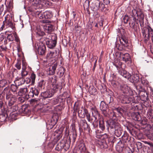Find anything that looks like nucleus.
I'll return each instance as SVG.
<instances>
[{"label":"nucleus","instance_id":"1","mask_svg":"<svg viewBox=\"0 0 153 153\" xmlns=\"http://www.w3.org/2000/svg\"><path fill=\"white\" fill-rule=\"evenodd\" d=\"M113 65L118 70V73L121 76L125 78H129V74L124 69L126 68V65L122 63L119 60L116 59L114 61Z\"/></svg>","mask_w":153,"mask_h":153},{"label":"nucleus","instance_id":"2","mask_svg":"<svg viewBox=\"0 0 153 153\" xmlns=\"http://www.w3.org/2000/svg\"><path fill=\"white\" fill-rule=\"evenodd\" d=\"M120 44L117 45L116 47L120 51H128L130 48L128 38L125 35H122L120 38Z\"/></svg>","mask_w":153,"mask_h":153},{"label":"nucleus","instance_id":"3","mask_svg":"<svg viewBox=\"0 0 153 153\" xmlns=\"http://www.w3.org/2000/svg\"><path fill=\"white\" fill-rule=\"evenodd\" d=\"M141 32L145 43H147L151 38H153V30L150 26L148 25L143 27Z\"/></svg>","mask_w":153,"mask_h":153},{"label":"nucleus","instance_id":"4","mask_svg":"<svg viewBox=\"0 0 153 153\" xmlns=\"http://www.w3.org/2000/svg\"><path fill=\"white\" fill-rule=\"evenodd\" d=\"M49 35V36L45 37L48 39L46 41V44L49 48L53 49L56 46L57 43V36L56 34L53 33L48 34Z\"/></svg>","mask_w":153,"mask_h":153},{"label":"nucleus","instance_id":"5","mask_svg":"<svg viewBox=\"0 0 153 153\" xmlns=\"http://www.w3.org/2000/svg\"><path fill=\"white\" fill-rule=\"evenodd\" d=\"M70 128L71 130L72 134H71L70 136L69 137L68 141V144L67 146H69L68 144L71 141L73 143H74L76 140L77 137V132L76 128V125L75 123H73L71 125Z\"/></svg>","mask_w":153,"mask_h":153},{"label":"nucleus","instance_id":"6","mask_svg":"<svg viewBox=\"0 0 153 153\" xmlns=\"http://www.w3.org/2000/svg\"><path fill=\"white\" fill-rule=\"evenodd\" d=\"M122 103L123 104H129L130 103L132 105L133 103H137L138 102L137 98H134L133 95L127 96L122 95L120 99Z\"/></svg>","mask_w":153,"mask_h":153},{"label":"nucleus","instance_id":"7","mask_svg":"<svg viewBox=\"0 0 153 153\" xmlns=\"http://www.w3.org/2000/svg\"><path fill=\"white\" fill-rule=\"evenodd\" d=\"M42 22L46 24L43 25V28L45 32L48 33L47 36H49V34H51V33L54 30L53 26V25L50 24L49 23L50 21L48 20H43Z\"/></svg>","mask_w":153,"mask_h":153},{"label":"nucleus","instance_id":"8","mask_svg":"<svg viewBox=\"0 0 153 153\" xmlns=\"http://www.w3.org/2000/svg\"><path fill=\"white\" fill-rule=\"evenodd\" d=\"M68 140H66L65 141V140L62 139L56 146L55 148L56 150L58 151H61L63 148L65 150L68 149L70 147L71 142L68 144L69 146L68 147L66 144H68Z\"/></svg>","mask_w":153,"mask_h":153},{"label":"nucleus","instance_id":"9","mask_svg":"<svg viewBox=\"0 0 153 153\" xmlns=\"http://www.w3.org/2000/svg\"><path fill=\"white\" fill-rule=\"evenodd\" d=\"M120 90L123 95L132 96L133 95V92L126 84H123L120 86Z\"/></svg>","mask_w":153,"mask_h":153},{"label":"nucleus","instance_id":"10","mask_svg":"<svg viewBox=\"0 0 153 153\" xmlns=\"http://www.w3.org/2000/svg\"><path fill=\"white\" fill-rule=\"evenodd\" d=\"M4 25H5L7 27H10L12 30L15 29L14 24L12 22V17L7 15L5 18V20L3 21Z\"/></svg>","mask_w":153,"mask_h":153},{"label":"nucleus","instance_id":"11","mask_svg":"<svg viewBox=\"0 0 153 153\" xmlns=\"http://www.w3.org/2000/svg\"><path fill=\"white\" fill-rule=\"evenodd\" d=\"M8 111L11 112L10 116L11 118L15 120L17 119L16 117L18 115L17 110L18 109V106L17 105H12L10 107H8Z\"/></svg>","mask_w":153,"mask_h":153},{"label":"nucleus","instance_id":"12","mask_svg":"<svg viewBox=\"0 0 153 153\" xmlns=\"http://www.w3.org/2000/svg\"><path fill=\"white\" fill-rule=\"evenodd\" d=\"M109 106H110L105 102L103 101L101 102L100 104V108L102 111V114L105 117H108V116Z\"/></svg>","mask_w":153,"mask_h":153},{"label":"nucleus","instance_id":"13","mask_svg":"<svg viewBox=\"0 0 153 153\" xmlns=\"http://www.w3.org/2000/svg\"><path fill=\"white\" fill-rule=\"evenodd\" d=\"M78 123L79 131L80 133L83 131V130L85 131H87L88 125V124L85 120H80L78 122Z\"/></svg>","mask_w":153,"mask_h":153},{"label":"nucleus","instance_id":"14","mask_svg":"<svg viewBox=\"0 0 153 153\" xmlns=\"http://www.w3.org/2000/svg\"><path fill=\"white\" fill-rule=\"evenodd\" d=\"M62 89V86L60 84H52L50 90L53 95L56 93H61Z\"/></svg>","mask_w":153,"mask_h":153},{"label":"nucleus","instance_id":"15","mask_svg":"<svg viewBox=\"0 0 153 153\" xmlns=\"http://www.w3.org/2000/svg\"><path fill=\"white\" fill-rule=\"evenodd\" d=\"M98 120H94L91 124V126L89 125L87 131L89 133H91L92 132H95L96 134L98 132V130H96L98 126Z\"/></svg>","mask_w":153,"mask_h":153},{"label":"nucleus","instance_id":"16","mask_svg":"<svg viewBox=\"0 0 153 153\" xmlns=\"http://www.w3.org/2000/svg\"><path fill=\"white\" fill-rule=\"evenodd\" d=\"M132 14L134 16H136L139 19H144V16L142 10L139 8L133 9L132 10Z\"/></svg>","mask_w":153,"mask_h":153},{"label":"nucleus","instance_id":"17","mask_svg":"<svg viewBox=\"0 0 153 153\" xmlns=\"http://www.w3.org/2000/svg\"><path fill=\"white\" fill-rule=\"evenodd\" d=\"M64 127H61L58 129L56 130L53 134V135L54 136V138L56 141H58L62 137V132Z\"/></svg>","mask_w":153,"mask_h":153},{"label":"nucleus","instance_id":"18","mask_svg":"<svg viewBox=\"0 0 153 153\" xmlns=\"http://www.w3.org/2000/svg\"><path fill=\"white\" fill-rule=\"evenodd\" d=\"M39 90L36 88L32 87L30 88L28 96L29 98H35V99L39 94Z\"/></svg>","mask_w":153,"mask_h":153},{"label":"nucleus","instance_id":"19","mask_svg":"<svg viewBox=\"0 0 153 153\" xmlns=\"http://www.w3.org/2000/svg\"><path fill=\"white\" fill-rule=\"evenodd\" d=\"M6 99L9 100L8 104V107L13 105L15 102L17 101L16 98L14 95L6 94Z\"/></svg>","mask_w":153,"mask_h":153},{"label":"nucleus","instance_id":"20","mask_svg":"<svg viewBox=\"0 0 153 153\" xmlns=\"http://www.w3.org/2000/svg\"><path fill=\"white\" fill-rule=\"evenodd\" d=\"M38 46L37 51L38 53L41 55H45L46 52V47L44 44L41 43L39 45H38Z\"/></svg>","mask_w":153,"mask_h":153},{"label":"nucleus","instance_id":"21","mask_svg":"<svg viewBox=\"0 0 153 153\" xmlns=\"http://www.w3.org/2000/svg\"><path fill=\"white\" fill-rule=\"evenodd\" d=\"M120 59H122V60L126 62H131V59L130 55L127 53L123 54L122 53H120Z\"/></svg>","mask_w":153,"mask_h":153},{"label":"nucleus","instance_id":"22","mask_svg":"<svg viewBox=\"0 0 153 153\" xmlns=\"http://www.w3.org/2000/svg\"><path fill=\"white\" fill-rule=\"evenodd\" d=\"M99 120V127L102 131H103L105 128V126L106 125V122L104 121L103 117H100L97 120Z\"/></svg>","mask_w":153,"mask_h":153},{"label":"nucleus","instance_id":"23","mask_svg":"<svg viewBox=\"0 0 153 153\" xmlns=\"http://www.w3.org/2000/svg\"><path fill=\"white\" fill-rule=\"evenodd\" d=\"M46 57L48 59H53L54 60H56L58 58V55L56 51L53 52H50L47 54Z\"/></svg>","mask_w":153,"mask_h":153},{"label":"nucleus","instance_id":"24","mask_svg":"<svg viewBox=\"0 0 153 153\" xmlns=\"http://www.w3.org/2000/svg\"><path fill=\"white\" fill-rule=\"evenodd\" d=\"M135 16L132 14L129 17V24L130 27H132L134 29H135V22L136 19Z\"/></svg>","mask_w":153,"mask_h":153},{"label":"nucleus","instance_id":"25","mask_svg":"<svg viewBox=\"0 0 153 153\" xmlns=\"http://www.w3.org/2000/svg\"><path fill=\"white\" fill-rule=\"evenodd\" d=\"M129 78H126L132 82L135 83L139 81V77L138 74H134L131 76L130 74Z\"/></svg>","mask_w":153,"mask_h":153},{"label":"nucleus","instance_id":"26","mask_svg":"<svg viewBox=\"0 0 153 153\" xmlns=\"http://www.w3.org/2000/svg\"><path fill=\"white\" fill-rule=\"evenodd\" d=\"M103 101L110 107L113 105L114 104L113 99L110 96H108Z\"/></svg>","mask_w":153,"mask_h":153},{"label":"nucleus","instance_id":"27","mask_svg":"<svg viewBox=\"0 0 153 153\" xmlns=\"http://www.w3.org/2000/svg\"><path fill=\"white\" fill-rule=\"evenodd\" d=\"M57 66V64L56 63L51 66L49 68L48 71H47V75H53L55 74V71L56 70Z\"/></svg>","mask_w":153,"mask_h":153},{"label":"nucleus","instance_id":"28","mask_svg":"<svg viewBox=\"0 0 153 153\" xmlns=\"http://www.w3.org/2000/svg\"><path fill=\"white\" fill-rule=\"evenodd\" d=\"M132 105V109L134 110L140 111L142 110L143 108V105L139 103L138 100L137 102L133 103Z\"/></svg>","mask_w":153,"mask_h":153},{"label":"nucleus","instance_id":"29","mask_svg":"<svg viewBox=\"0 0 153 153\" xmlns=\"http://www.w3.org/2000/svg\"><path fill=\"white\" fill-rule=\"evenodd\" d=\"M25 82V79L22 77H17L15 80V84H16L19 86L24 84Z\"/></svg>","mask_w":153,"mask_h":153},{"label":"nucleus","instance_id":"30","mask_svg":"<svg viewBox=\"0 0 153 153\" xmlns=\"http://www.w3.org/2000/svg\"><path fill=\"white\" fill-rule=\"evenodd\" d=\"M1 112V113L0 114V122H3L6 120L8 117V114L6 110H4Z\"/></svg>","mask_w":153,"mask_h":153},{"label":"nucleus","instance_id":"31","mask_svg":"<svg viewBox=\"0 0 153 153\" xmlns=\"http://www.w3.org/2000/svg\"><path fill=\"white\" fill-rule=\"evenodd\" d=\"M41 96L44 99L51 97L53 96L50 89L48 91L42 92L41 94Z\"/></svg>","mask_w":153,"mask_h":153},{"label":"nucleus","instance_id":"32","mask_svg":"<svg viewBox=\"0 0 153 153\" xmlns=\"http://www.w3.org/2000/svg\"><path fill=\"white\" fill-rule=\"evenodd\" d=\"M92 115L93 117L95 118V120H97V117L100 118V117H102L100 115V114L98 112V111L96 108H93L92 110Z\"/></svg>","mask_w":153,"mask_h":153},{"label":"nucleus","instance_id":"33","mask_svg":"<svg viewBox=\"0 0 153 153\" xmlns=\"http://www.w3.org/2000/svg\"><path fill=\"white\" fill-rule=\"evenodd\" d=\"M131 137H130L128 134L126 132H125L123 135L122 137L121 140L123 141V143H126L127 142H129L131 140Z\"/></svg>","mask_w":153,"mask_h":153},{"label":"nucleus","instance_id":"34","mask_svg":"<svg viewBox=\"0 0 153 153\" xmlns=\"http://www.w3.org/2000/svg\"><path fill=\"white\" fill-rule=\"evenodd\" d=\"M115 120L111 119H109L106 121V127L108 131L109 129L110 128L111 129L113 128V126Z\"/></svg>","mask_w":153,"mask_h":153},{"label":"nucleus","instance_id":"35","mask_svg":"<svg viewBox=\"0 0 153 153\" xmlns=\"http://www.w3.org/2000/svg\"><path fill=\"white\" fill-rule=\"evenodd\" d=\"M27 92V87H26L20 88L19 91L17 93V94L19 96H22L25 95Z\"/></svg>","mask_w":153,"mask_h":153},{"label":"nucleus","instance_id":"36","mask_svg":"<svg viewBox=\"0 0 153 153\" xmlns=\"http://www.w3.org/2000/svg\"><path fill=\"white\" fill-rule=\"evenodd\" d=\"M99 2L93 3L91 5V8L93 11H97L99 10Z\"/></svg>","mask_w":153,"mask_h":153},{"label":"nucleus","instance_id":"37","mask_svg":"<svg viewBox=\"0 0 153 153\" xmlns=\"http://www.w3.org/2000/svg\"><path fill=\"white\" fill-rule=\"evenodd\" d=\"M14 33L15 32H14L10 34H7V39H5L4 42L6 45L7 43V40H8L9 42L12 41L14 40Z\"/></svg>","mask_w":153,"mask_h":153},{"label":"nucleus","instance_id":"38","mask_svg":"<svg viewBox=\"0 0 153 153\" xmlns=\"http://www.w3.org/2000/svg\"><path fill=\"white\" fill-rule=\"evenodd\" d=\"M67 94V92H64L62 95H59L57 97L59 102L61 103L65 101L66 99V95Z\"/></svg>","mask_w":153,"mask_h":153},{"label":"nucleus","instance_id":"39","mask_svg":"<svg viewBox=\"0 0 153 153\" xmlns=\"http://www.w3.org/2000/svg\"><path fill=\"white\" fill-rule=\"evenodd\" d=\"M132 117L134 120L140 121L141 120L140 115L138 112H134L132 113Z\"/></svg>","mask_w":153,"mask_h":153},{"label":"nucleus","instance_id":"40","mask_svg":"<svg viewBox=\"0 0 153 153\" xmlns=\"http://www.w3.org/2000/svg\"><path fill=\"white\" fill-rule=\"evenodd\" d=\"M28 111V109L26 105H22L21 108H20L19 111V114H26Z\"/></svg>","mask_w":153,"mask_h":153},{"label":"nucleus","instance_id":"41","mask_svg":"<svg viewBox=\"0 0 153 153\" xmlns=\"http://www.w3.org/2000/svg\"><path fill=\"white\" fill-rule=\"evenodd\" d=\"M58 71L57 74L59 77H62L64 75L65 70L64 68L62 66H60L58 69Z\"/></svg>","mask_w":153,"mask_h":153},{"label":"nucleus","instance_id":"42","mask_svg":"<svg viewBox=\"0 0 153 153\" xmlns=\"http://www.w3.org/2000/svg\"><path fill=\"white\" fill-rule=\"evenodd\" d=\"M78 148L81 153H84L86 149L84 143H80L78 146Z\"/></svg>","mask_w":153,"mask_h":153},{"label":"nucleus","instance_id":"43","mask_svg":"<svg viewBox=\"0 0 153 153\" xmlns=\"http://www.w3.org/2000/svg\"><path fill=\"white\" fill-rule=\"evenodd\" d=\"M88 91L91 94L95 95L97 94V89L93 85H91L89 88Z\"/></svg>","mask_w":153,"mask_h":153},{"label":"nucleus","instance_id":"44","mask_svg":"<svg viewBox=\"0 0 153 153\" xmlns=\"http://www.w3.org/2000/svg\"><path fill=\"white\" fill-rule=\"evenodd\" d=\"M44 16L45 19H50L53 16L52 12L50 11H46L44 12Z\"/></svg>","mask_w":153,"mask_h":153},{"label":"nucleus","instance_id":"45","mask_svg":"<svg viewBox=\"0 0 153 153\" xmlns=\"http://www.w3.org/2000/svg\"><path fill=\"white\" fill-rule=\"evenodd\" d=\"M148 93L147 92L145 94H143L141 96H140V97L138 98L137 97V100H139V99H140L142 101L146 102L148 101L149 100V97L148 96Z\"/></svg>","mask_w":153,"mask_h":153},{"label":"nucleus","instance_id":"46","mask_svg":"<svg viewBox=\"0 0 153 153\" xmlns=\"http://www.w3.org/2000/svg\"><path fill=\"white\" fill-rule=\"evenodd\" d=\"M145 134L146 136L151 140H153V131L147 130L145 131Z\"/></svg>","mask_w":153,"mask_h":153},{"label":"nucleus","instance_id":"47","mask_svg":"<svg viewBox=\"0 0 153 153\" xmlns=\"http://www.w3.org/2000/svg\"><path fill=\"white\" fill-rule=\"evenodd\" d=\"M45 83V81L43 80H40L38 83L37 87L39 89H44Z\"/></svg>","mask_w":153,"mask_h":153},{"label":"nucleus","instance_id":"48","mask_svg":"<svg viewBox=\"0 0 153 153\" xmlns=\"http://www.w3.org/2000/svg\"><path fill=\"white\" fill-rule=\"evenodd\" d=\"M109 117L110 119H111L113 120H117V116L116 115V113L113 111H112L109 114L108 113V117Z\"/></svg>","mask_w":153,"mask_h":153},{"label":"nucleus","instance_id":"49","mask_svg":"<svg viewBox=\"0 0 153 153\" xmlns=\"http://www.w3.org/2000/svg\"><path fill=\"white\" fill-rule=\"evenodd\" d=\"M126 143H123L122 140H120L117 143V148H121L122 149L126 145Z\"/></svg>","mask_w":153,"mask_h":153},{"label":"nucleus","instance_id":"50","mask_svg":"<svg viewBox=\"0 0 153 153\" xmlns=\"http://www.w3.org/2000/svg\"><path fill=\"white\" fill-rule=\"evenodd\" d=\"M128 131H129V133L133 135L134 133H135V135H137L138 138L139 139L143 138V135L142 134H140L139 135H138L137 132H136V131H134L133 130H131V129Z\"/></svg>","mask_w":153,"mask_h":153},{"label":"nucleus","instance_id":"51","mask_svg":"<svg viewBox=\"0 0 153 153\" xmlns=\"http://www.w3.org/2000/svg\"><path fill=\"white\" fill-rule=\"evenodd\" d=\"M141 79V83L144 86L147 87L149 85V82L146 79L142 77Z\"/></svg>","mask_w":153,"mask_h":153},{"label":"nucleus","instance_id":"52","mask_svg":"<svg viewBox=\"0 0 153 153\" xmlns=\"http://www.w3.org/2000/svg\"><path fill=\"white\" fill-rule=\"evenodd\" d=\"M114 131L115 134L117 137H119L121 135L122 132L121 126L118 129H115Z\"/></svg>","mask_w":153,"mask_h":153},{"label":"nucleus","instance_id":"53","mask_svg":"<svg viewBox=\"0 0 153 153\" xmlns=\"http://www.w3.org/2000/svg\"><path fill=\"white\" fill-rule=\"evenodd\" d=\"M18 86L16 84H12L10 86L11 91L14 93H17V91L18 89Z\"/></svg>","mask_w":153,"mask_h":153},{"label":"nucleus","instance_id":"54","mask_svg":"<svg viewBox=\"0 0 153 153\" xmlns=\"http://www.w3.org/2000/svg\"><path fill=\"white\" fill-rule=\"evenodd\" d=\"M147 116L149 119H152L153 118V110L149 109L147 112Z\"/></svg>","mask_w":153,"mask_h":153},{"label":"nucleus","instance_id":"55","mask_svg":"<svg viewBox=\"0 0 153 153\" xmlns=\"http://www.w3.org/2000/svg\"><path fill=\"white\" fill-rule=\"evenodd\" d=\"M119 140V139H118L117 138L113 135L111 136L108 139V141L109 142H111L112 144L116 142L117 140Z\"/></svg>","mask_w":153,"mask_h":153},{"label":"nucleus","instance_id":"56","mask_svg":"<svg viewBox=\"0 0 153 153\" xmlns=\"http://www.w3.org/2000/svg\"><path fill=\"white\" fill-rule=\"evenodd\" d=\"M99 10L102 11H105L106 8L105 7V4L101 2H99Z\"/></svg>","mask_w":153,"mask_h":153},{"label":"nucleus","instance_id":"57","mask_svg":"<svg viewBox=\"0 0 153 153\" xmlns=\"http://www.w3.org/2000/svg\"><path fill=\"white\" fill-rule=\"evenodd\" d=\"M84 108H83V107H82V108H81V109H79L78 111L79 116L81 118L85 117V115H83L84 109Z\"/></svg>","mask_w":153,"mask_h":153},{"label":"nucleus","instance_id":"58","mask_svg":"<svg viewBox=\"0 0 153 153\" xmlns=\"http://www.w3.org/2000/svg\"><path fill=\"white\" fill-rule=\"evenodd\" d=\"M36 14L40 19L45 18V17L44 16V12L42 13L41 11H37L36 12Z\"/></svg>","mask_w":153,"mask_h":153},{"label":"nucleus","instance_id":"59","mask_svg":"<svg viewBox=\"0 0 153 153\" xmlns=\"http://www.w3.org/2000/svg\"><path fill=\"white\" fill-rule=\"evenodd\" d=\"M36 77V75L34 73H32L31 74L30 76V79H31V85H34L35 83Z\"/></svg>","mask_w":153,"mask_h":153},{"label":"nucleus","instance_id":"60","mask_svg":"<svg viewBox=\"0 0 153 153\" xmlns=\"http://www.w3.org/2000/svg\"><path fill=\"white\" fill-rule=\"evenodd\" d=\"M129 17L127 15H125L123 16L122 22L125 24H127L129 21Z\"/></svg>","mask_w":153,"mask_h":153},{"label":"nucleus","instance_id":"61","mask_svg":"<svg viewBox=\"0 0 153 153\" xmlns=\"http://www.w3.org/2000/svg\"><path fill=\"white\" fill-rule=\"evenodd\" d=\"M90 1L88 0H86L85 1L83 7L84 9H86L87 10L89 9Z\"/></svg>","mask_w":153,"mask_h":153},{"label":"nucleus","instance_id":"62","mask_svg":"<svg viewBox=\"0 0 153 153\" xmlns=\"http://www.w3.org/2000/svg\"><path fill=\"white\" fill-rule=\"evenodd\" d=\"M114 110L116 111L118 113L121 115L123 114L124 111L122 108L119 107L115 109Z\"/></svg>","mask_w":153,"mask_h":153},{"label":"nucleus","instance_id":"63","mask_svg":"<svg viewBox=\"0 0 153 153\" xmlns=\"http://www.w3.org/2000/svg\"><path fill=\"white\" fill-rule=\"evenodd\" d=\"M17 62L15 65L16 67L19 70L21 68V61L18 59H17Z\"/></svg>","mask_w":153,"mask_h":153},{"label":"nucleus","instance_id":"64","mask_svg":"<svg viewBox=\"0 0 153 153\" xmlns=\"http://www.w3.org/2000/svg\"><path fill=\"white\" fill-rule=\"evenodd\" d=\"M145 143L149 145V146L148 147L149 148L151 149L152 151L153 152V143L147 141H145Z\"/></svg>","mask_w":153,"mask_h":153}]
</instances>
